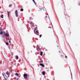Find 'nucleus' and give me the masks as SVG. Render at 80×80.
I'll return each instance as SVG.
<instances>
[{"label": "nucleus", "mask_w": 80, "mask_h": 80, "mask_svg": "<svg viewBox=\"0 0 80 80\" xmlns=\"http://www.w3.org/2000/svg\"><path fill=\"white\" fill-rule=\"evenodd\" d=\"M5 80H7V79H6V78H5Z\"/></svg>", "instance_id": "31"}, {"label": "nucleus", "mask_w": 80, "mask_h": 80, "mask_svg": "<svg viewBox=\"0 0 80 80\" xmlns=\"http://www.w3.org/2000/svg\"><path fill=\"white\" fill-rule=\"evenodd\" d=\"M5 35L6 37H9V34H8L7 33H5Z\"/></svg>", "instance_id": "5"}, {"label": "nucleus", "mask_w": 80, "mask_h": 80, "mask_svg": "<svg viewBox=\"0 0 80 80\" xmlns=\"http://www.w3.org/2000/svg\"><path fill=\"white\" fill-rule=\"evenodd\" d=\"M42 35H40V36H39V37H40V38H41V37H42Z\"/></svg>", "instance_id": "19"}, {"label": "nucleus", "mask_w": 80, "mask_h": 80, "mask_svg": "<svg viewBox=\"0 0 80 80\" xmlns=\"http://www.w3.org/2000/svg\"><path fill=\"white\" fill-rule=\"evenodd\" d=\"M6 74L8 75V77H9V76H10V71H8L6 72Z\"/></svg>", "instance_id": "1"}, {"label": "nucleus", "mask_w": 80, "mask_h": 80, "mask_svg": "<svg viewBox=\"0 0 80 80\" xmlns=\"http://www.w3.org/2000/svg\"><path fill=\"white\" fill-rule=\"evenodd\" d=\"M46 17H47V16H46Z\"/></svg>", "instance_id": "32"}, {"label": "nucleus", "mask_w": 80, "mask_h": 80, "mask_svg": "<svg viewBox=\"0 0 80 80\" xmlns=\"http://www.w3.org/2000/svg\"><path fill=\"white\" fill-rule=\"evenodd\" d=\"M12 4H10L9 6V7H12Z\"/></svg>", "instance_id": "10"}, {"label": "nucleus", "mask_w": 80, "mask_h": 80, "mask_svg": "<svg viewBox=\"0 0 80 80\" xmlns=\"http://www.w3.org/2000/svg\"><path fill=\"white\" fill-rule=\"evenodd\" d=\"M23 77L24 78L27 79L28 78V76H27V74L25 73L23 74Z\"/></svg>", "instance_id": "3"}, {"label": "nucleus", "mask_w": 80, "mask_h": 80, "mask_svg": "<svg viewBox=\"0 0 80 80\" xmlns=\"http://www.w3.org/2000/svg\"><path fill=\"white\" fill-rule=\"evenodd\" d=\"M61 57H62V58H63V56L62 55H61Z\"/></svg>", "instance_id": "20"}, {"label": "nucleus", "mask_w": 80, "mask_h": 80, "mask_svg": "<svg viewBox=\"0 0 80 80\" xmlns=\"http://www.w3.org/2000/svg\"><path fill=\"white\" fill-rule=\"evenodd\" d=\"M59 52H60V51H59Z\"/></svg>", "instance_id": "33"}, {"label": "nucleus", "mask_w": 80, "mask_h": 80, "mask_svg": "<svg viewBox=\"0 0 80 80\" xmlns=\"http://www.w3.org/2000/svg\"><path fill=\"white\" fill-rule=\"evenodd\" d=\"M42 74L43 75H45V73L44 72H42Z\"/></svg>", "instance_id": "8"}, {"label": "nucleus", "mask_w": 80, "mask_h": 80, "mask_svg": "<svg viewBox=\"0 0 80 80\" xmlns=\"http://www.w3.org/2000/svg\"><path fill=\"white\" fill-rule=\"evenodd\" d=\"M6 44L7 45H8V42H6Z\"/></svg>", "instance_id": "16"}, {"label": "nucleus", "mask_w": 80, "mask_h": 80, "mask_svg": "<svg viewBox=\"0 0 80 80\" xmlns=\"http://www.w3.org/2000/svg\"><path fill=\"white\" fill-rule=\"evenodd\" d=\"M9 43H11V42H10V40L9 41Z\"/></svg>", "instance_id": "22"}, {"label": "nucleus", "mask_w": 80, "mask_h": 80, "mask_svg": "<svg viewBox=\"0 0 80 80\" xmlns=\"http://www.w3.org/2000/svg\"><path fill=\"white\" fill-rule=\"evenodd\" d=\"M63 6L65 7V5L64 4H63Z\"/></svg>", "instance_id": "29"}, {"label": "nucleus", "mask_w": 80, "mask_h": 80, "mask_svg": "<svg viewBox=\"0 0 80 80\" xmlns=\"http://www.w3.org/2000/svg\"><path fill=\"white\" fill-rule=\"evenodd\" d=\"M40 66H42V67H45V66L44 65H43V63H40Z\"/></svg>", "instance_id": "6"}, {"label": "nucleus", "mask_w": 80, "mask_h": 80, "mask_svg": "<svg viewBox=\"0 0 80 80\" xmlns=\"http://www.w3.org/2000/svg\"><path fill=\"white\" fill-rule=\"evenodd\" d=\"M4 77V79H5V78H5V77Z\"/></svg>", "instance_id": "30"}, {"label": "nucleus", "mask_w": 80, "mask_h": 80, "mask_svg": "<svg viewBox=\"0 0 80 80\" xmlns=\"http://www.w3.org/2000/svg\"><path fill=\"white\" fill-rule=\"evenodd\" d=\"M27 76H28V77H30V75H27Z\"/></svg>", "instance_id": "24"}, {"label": "nucleus", "mask_w": 80, "mask_h": 80, "mask_svg": "<svg viewBox=\"0 0 80 80\" xmlns=\"http://www.w3.org/2000/svg\"><path fill=\"white\" fill-rule=\"evenodd\" d=\"M15 15L16 17H18V11L17 10H15Z\"/></svg>", "instance_id": "2"}, {"label": "nucleus", "mask_w": 80, "mask_h": 80, "mask_svg": "<svg viewBox=\"0 0 80 80\" xmlns=\"http://www.w3.org/2000/svg\"><path fill=\"white\" fill-rule=\"evenodd\" d=\"M3 33H4V34H5V32H3Z\"/></svg>", "instance_id": "28"}, {"label": "nucleus", "mask_w": 80, "mask_h": 80, "mask_svg": "<svg viewBox=\"0 0 80 80\" xmlns=\"http://www.w3.org/2000/svg\"><path fill=\"white\" fill-rule=\"evenodd\" d=\"M2 75L3 76V77H4V74L3 73H2Z\"/></svg>", "instance_id": "21"}, {"label": "nucleus", "mask_w": 80, "mask_h": 80, "mask_svg": "<svg viewBox=\"0 0 80 80\" xmlns=\"http://www.w3.org/2000/svg\"><path fill=\"white\" fill-rule=\"evenodd\" d=\"M2 17H3V14H1Z\"/></svg>", "instance_id": "25"}, {"label": "nucleus", "mask_w": 80, "mask_h": 80, "mask_svg": "<svg viewBox=\"0 0 80 80\" xmlns=\"http://www.w3.org/2000/svg\"><path fill=\"white\" fill-rule=\"evenodd\" d=\"M20 11L23 12V9L22 8L21 9Z\"/></svg>", "instance_id": "11"}, {"label": "nucleus", "mask_w": 80, "mask_h": 80, "mask_svg": "<svg viewBox=\"0 0 80 80\" xmlns=\"http://www.w3.org/2000/svg\"><path fill=\"white\" fill-rule=\"evenodd\" d=\"M16 60H18V57L17 56H16Z\"/></svg>", "instance_id": "7"}, {"label": "nucleus", "mask_w": 80, "mask_h": 80, "mask_svg": "<svg viewBox=\"0 0 80 80\" xmlns=\"http://www.w3.org/2000/svg\"><path fill=\"white\" fill-rule=\"evenodd\" d=\"M42 5H44V2H43V1L42 2Z\"/></svg>", "instance_id": "17"}, {"label": "nucleus", "mask_w": 80, "mask_h": 80, "mask_svg": "<svg viewBox=\"0 0 80 80\" xmlns=\"http://www.w3.org/2000/svg\"><path fill=\"white\" fill-rule=\"evenodd\" d=\"M10 12H8L7 11L8 16H9V13H10Z\"/></svg>", "instance_id": "12"}, {"label": "nucleus", "mask_w": 80, "mask_h": 80, "mask_svg": "<svg viewBox=\"0 0 80 80\" xmlns=\"http://www.w3.org/2000/svg\"><path fill=\"white\" fill-rule=\"evenodd\" d=\"M36 32L37 33H38V31H36Z\"/></svg>", "instance_id": "18"}, {"label": "nucleus", "mask_w": 80, "mask_h": 80, "mask_svg": "<svg viewBox=\"0 0 80 80\" xmlns=\"http://www.w3.org/2000/svg\"><path fill=\"white\" fill-rule=\"evenodd\" d=\"M0 34L1 35H2V34H3V32H1Z\"/></svg>", "instance_id": "15"}, {"label": "nucleus", "mask_w": 80, "mask_h": 80, "mask_svg": "<svg viewBox=\"0 0 80 80\" xmlns=\"http://www.w3.org/2000/svg\"><path fill=\"white\" fill-rule=\"evenodd\" d=\"M42 10H44V9H43V8H40V7H39V9H38V11L39 12H40V11H42Z\"/></svg>", "instance_id": "4"}, {"label": "nucleus", "mask_w": 80, "mask_h": 80, "mask_svg": "<svg viewBox=\"0 0 80 80\" xmlns=\"http://www.w3.org/2000/svg\"><path fill=\"white\" fill-rule=\"evenodd\" d=\"M42 55H43V52H41L40 55H41V56H42Z\"/></svg>", "instance_id": "9"}, {"label": "nucleus", "mask_w": 80, "mask_h": 80, "mask_svg": "<svg viewBox=\"0 0 80 80\" xmlns=\"http://www.w3.org/2000/svg\"><path fill=\"white\" fill-rule=\"evenodd\" d=\"M33 2H34V3H35V4H36L35 3V1L34 0H32Z\"/></svg>", "instance_id": "14"}, {"label": "nucleus", "mask_w": 80, "mask_h": 80, "mask_svg": "<svg viewBox=\"0 0 80 80\" xmlns=\"http://www.w3.org/2000/svg\"><path fill=\"white\" fill-rule=\"evenodd\" d=\"M1 17V18H3V17Z\"/></svg>", "instance_id": "27"}, {"label": "nucleus", "mask_w": 80, "mask_h": 80, "mask_svg": "<svg viewBox=\"0 0 80 80\" xmlns=\"http://www.w3.org/2000/svg\"><path fill=\"white\" fill-rule=\"evenodd\" d=\"M65 58H67V56H65Z\"/></svg>", "instance_id": "26"}, {"label": "nucleus", "mask_w": 80, "mask_h": 80, "mask_svg": "<svg viewBox=\"0 0 80 80\" xmlns=\"http://www.w3.org/2000/svg\"><path fill=\"white\" fill-rule=\"evenodd\" d=\"M42 62H43V61H41V63H42Z\"/></svg>", "instance_id": "23"}, {"label": "nucleus", "mask_w": 80, "mask_h": 80, "mask_svg": "<svg viewBox=\"0 0 80 80\" xmlns=\"http://www.w3.org/2000/svg\"><path fill=\"white\" fill-rule=\"evenodd\" d=\"M15 75H16V76H18V73H16L15 74Z\"/></svg>", "instance_id": "13"}]
</instances>
